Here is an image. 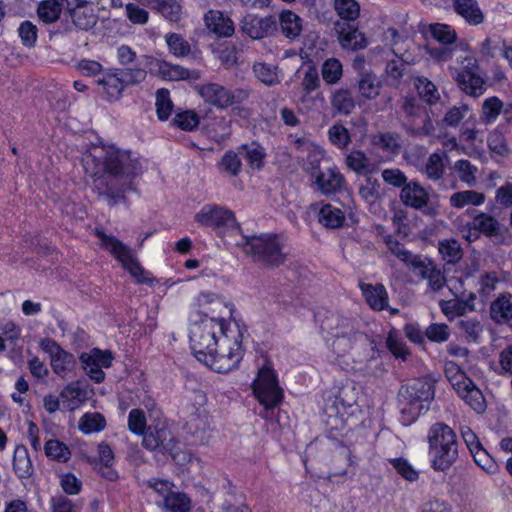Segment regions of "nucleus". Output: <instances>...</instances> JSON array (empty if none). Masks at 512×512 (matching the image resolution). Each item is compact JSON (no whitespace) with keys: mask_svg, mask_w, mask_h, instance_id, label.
Wrapping results in <instances>:
<instances>
[{"mask_svg":"<svg viewBox=\"0 0 512 512\" xmlns=\"http://www.w3.org/2000/svg\"><path fill=\"white\" fill-rule=\"evenodd\" d=\"M82 162L93 180V189L110 206L127 202L125 193L136 191L134 179L143 172L136 154L114 145L92 147Z\"/></svg>","mask_w":512,"mask_h":512,"instance_id":"f257e3e1","label":"nucleus"},{"mask_svg":"<svg viewBox=\"0 0 512 512\" xmlns=\"http://www.w3.org/2000/svg\"><path fill=\"white\" fill-rule=\"evenodd\" d=\"M431 468L447 473L459 458V441L456 432L444 422L433 423L426 435Z\"/></svg>","mask_w":512,"mask_h":512,"instance_id":"f03ea898","label":"nucleus"},{"mask_svg":"<svg viewBox=\"0 0 512 512\" xmlns=\"http://www.w3.org/2000/svg\"><path fill=\"white\" fill-rule=\"evenodd\" d=\"M320 327L322 331L330 336H346L368 342L371 354L365 366L361 369L366 375L374 377H378L383 373V363L379 359L380 351L377 349L375 341L359 330V323L357 321L329 312L321 320Z\"/></svg>","mask_w":512,"mask_h":512,"instance_id":"7ed1b4c3","label":"nucleus"},{"mask_svg":"<svg viewBox=\"0 0 512 512\" xmlns=\"http://www.w3.org/2000/svg\"><path fill=\"white\" fill-rule=\"evenodd\" d=\"M224 319L209 317L199 311L190 315L189 324V342L192 353L198 361L202 362V357L215 350L218 338L227 329Z\"/></svg>","mask_w":512,"mask_h":512,"instance_id":"20e7f679","label":"nucleus"},{"mask_svg":"<svg viewBox=\"0 0 512 512\" xmlns=\"http://www.w3.org/2000/svg\"><path fill=\"white\" fill-rule=\"evenodd\" d=\"M242 247L246 255L255 263L266 267H278L287 257L285 242L281 235L263 233L260 235L241 236V241L236 243Z\"/></svg>","mask_w":512,"mask_h":512,"instance_id":"39448f33","label":"nucleus"},{"mask_svg":"<svg viewBox=\"0 0 512 512\" xmlns=\"http://www.w3.org/2000/svg\"><path fill=\"white\" fill-rule=\"evenodd\" d=\"M435 397V384L429 378H418L402 385L398 392L401 413L409 423L430 409Z\"/></svg>","mask_w":512,"mask_h":512,"instance_id":"423d86ee","label":"nucleus"},{"mask_svg":"<svg viewBox=\"0 0 512 512\" xmlns=\"http://www.w3.org/2000/svg\"><path fill=\"white\" fill-rule=\"evenodd\" d=\"M215 350L202 357V363L218 373H227L237 367L242 359L241 333L238 329H227L217 340Z\"/></svg>","mask_w":512,"mask_h":512,"instance_id":"0eeeda50","label":"nucleus"},{"mask_svg":"<svg viewBox=\"0 0 512 512\" xmlns=\"http://www.w3.org/2000/svg\"><path fill=\"white\" fill-rule=\"evenodd\" d=\"M405 119L402 127L413 138H425L435 134V126L425 106L415 98L405 97L402 102Z\"/></svg>","mask_w":512,"mask_h":512,"instance_id":"6e6552de","label":"nucleus"},{"mask_svg":"<svg viewBox=\"0 0 512 512\" xmlns=\"http://www.w3.org/2000/svg\"><path fill=\"white\" fill-rule=\"evenodd\" d=\"M96 235L101 240L102 248L108 250L138 283L147 284L152 282L148 273L140 266L128 246L114 236L106 235L103 231L96 230Z\"/></svg>","mask_w":512,"mask_h":512,"instance_id":"1a4fd4ad","label":"nucleus"},{"mask_svg":"<svg viewBox=\"0 0 512 512\" xmlns=\"http://www.w3.org/2000/svg\"><path fill=\"white\" fill-rule=\"evenodd\" d=\"M195 220L202 226L214 228L218 234H241V228L234 213L226 207L216 204L204 205L195 215Z\"/></svg>","mask_w":512,"mask_h":512,"instance_id":"9d476101","label":"nucleus"},{"mask_svg":"<svg viewBox=\"0 0 512 512\" xmlns=\"http://www.w3.org/2000/svg\"><path fill=\"white\" fill-rule=\"evenodd\" d=\"M197 92L202 99L217 109H227L230 106L241 104L250 96L246 88L228 89L218 83H206L197 86Z\"/></svg>","mask_w":512,"mask_h":512,"instance_id":"9b49d317","label":"nucleus"},{"mask_svg":"<svg viewBox=\"0 0 512 512\" xmlns=\"http://www.w3.org/2000/svg\"><path fill=\"white\" fill-rule=\"evenodd\" d=\"M252 389L259 403L267 410L274 409L283 399V390L278 384L277 376L268 367L259 369Z\"/></svg>","mask_w":512,"mask_h":512,"instance_id":"f8f14e48","label":"nucleus"},{"mask_svg":"<svg viewBox=\"0 0 512 512\" xmlns=\"http://www.w3.org/2000/svg\"><path fill=\"white\" fill-rule=\"evenodd\" d=\"M39 347L49 355L51 368L57 376L66 378L74 372L77 365L75 356L64 350L54 339L42 338Z\"/></svg>","mask_w":512,"mask_h":512,"instance_id":"ddd939ff","label":"nucleus"},{"mask_svg":"<svg viewBox=\"0 0 512 512\" xmlns=\"http://www.w3.org/2000/svg\"><path fill=\"white\" fill-rule=\"evenodd\" d=\"M462 70L457 73L455 80L460 89L467 95L478 97L482 95L485 88L484 79L478 74V61L468 56L461 61Z\"/></svg>","mask_w":512,"mask_h":512,"instance_id":"4468645a","label":"nucleus"},{"mask_svg":"<svg viewBox=\"0 0 512 512\" xmlns=\"http://www.w3.org/2000/svg\"><path fill=\"white\" fill-rule=\"evenodd\" d=\"M142 445L150 451L173 453L176 442L171 430L165 424L149 426L143 435Z\"/></svg>","mask_w":512,"mask_h":512,"instance_id":"2eb2a0df","label":"nucleus"},{"mask_svg":"<svg viewBox=\"0 0 512 512\" xmlns=\"http://www.w3.org/2000/svg\"><path fill=\"white\" fill-rule=\"evenodd\" d=\"M79 359L87 375L96 383H101L105 378L102 367H110L113 357L108 350L102 351L98 348H93L89 353H82Z\"/></svg>","mask_w":512,"mask_h":512,"instance_id":"dca6fc26","label":"nucleus"},{"mask_svg":"<svg viewBox=\"0 0 512 512\" xmlns=\"http://www.w3.org/2000/svg\"><path fill=\"white\" fill-rule=\"evenodd\" d=\"M278 29L274 16L258 17L248 14L241 21V30L252 39H262L272 36Z\"/></svg>","mask_w":512,"mask_h":512,"instance_id":"f3484780","label":"nucleus"},{"mask_svg":"<svg viewBox=\"0 0 512 512\" xmlns=\"http://www.w3.org/2000/svg\"><path fill=\"white\" fill-rule=\"evenodd\" d=\"M335 31L337 40L343 49L355 51L364 49L368 45L365 35L355 25L337 21Z\"/></svg>","mask_w":512,"mask_h":512,"instance_id":"a211bd4d","label":"nucleus"},{"mask_svg":"<svg viewBox=\"0 0 512 512\" xmlns=\"http://www.w3.org/2000/svg\"><path fill=\"white\" fill-rule=\"evenodd\" d=\"M400 200L407 206L416 210H421L427 206L429 194L418 181H410L400 191Z\"/></svg>","mask_w":512,"mask_h":512,"instance_id":"6ab92c4d","label":"nucleus"},{"mask_svg":"<svg viewBox=\"0 0 512 512\" xmlns=\"http://www.w3.org/2000/svg\"><path fill=\"white\" fill-rule=\"evenodd\" d=\"M315 184L322 194L331 195L343 189L345 179L336 167H330L326 171H318Z\"/></svg>","mask_w":512,"mask_h":512,"instance_id":"aec40b11","label":"nucleus"},{"mask_svg":"<svg viewBox=\"0 0 512 512\" xmlns=\"http://www.w3.org/2000/svg\"><path fill=\"white\" fill-rule=\"evenodd\" d=\"M362 294L369 305L375 311H382L389 307V296L385 286L381 283H359Z\"/></svg>","mask_w":512,"mask_h":512,"instance_id":"412c9836","label":"nucleus"},{"mask_svg":"<svg viewBox=\"0 0 512 512\" xmlns=\"http://www.w3.org/2000/svg\"><path fill=\"white\" fill-rule=\"evenodd\" d=\"M206 27L218 37H230L234 33V23L221 11L210 10L204 16Z\"/></svg>","mask_w":512,"mask_h":512,"instance_id":"4be33fe9","label":"nucleus"},{"mask_svg":"<svg viewBox=\"0 0 512 512\" xmlns=\"http://www.w3.org/2000/svg\"><path fill=\"white\" fill-rule=\"evenodd\" d=\"M491 318L499 324H506L512 329V295L500 294L490 305Z\"/></svg>","mask_w":512,"mask_h":512,"instance_id":"5701e85b","label":"nucleus"},{"mask_svg":"<svg viewBox=\"0 0 512 512\" xmlns=\"http://www.w3.org/2000/svg\"><path fill=\"white\" fill-rule=\"evenodd\" d=\"M332 110L342 116H349L356 107V100L348 88L335 89L330 95Z\"/></svg>","mask_w":512,"mask_h":512,"instance_id":"b1692460","label":"nucleus"},{"mask_svg":"<svg viewBox=\"0 0 512 512\" xmlns=\"http://www.w3.org/2000/svg\"><path fill=\"white\" fill-rule=\"evenodd\" d=\"M467 227L478 230L479 234L488 238H498L502 235L500 222L494 216L484 212L476 214Z\"/></svg>","mask_w":512,"mask_h":512,"instance_id":"393cba45","label":"nucleus"},{"mask_svg":"<svg viewBox=\"0 0 512 512\" xmlns=\"http://www.w3.org/2000/svg\"><path fill=\"white\" fill-rule=\"evenodd\" d=\"M456 392L476 413L481 414L486 410L487 405L485 397L473 380L467 381L466 384Z\"/></svg>","mask_w":512,"mask_h":512,"instance_id":"a878e982","label":"nucleus"},{"mask_svg":"<svg viewBox=\"0 0 512 512\" xmlns=\"http://www.w3.org/2000/svg\"><path fill=\"white\" fill-rule=\"evenodd\" d=\"M384 242L388 250L411 270L416 271L417 267L421 266V256L413 255L392 235H386Z\"/></svg>","mask_w":512,"mask_h":512,"instance_id":"bb28decb","label":"nucleus"},{"mask_svg":"<svg viewBox=\"0 0 512 512\" xmlns=\"http://www.w3.org/2000/svg\"><path fill=\"white\" fill-rule=\"evenodd\" d=\"M122 74L120 70L115 73H107L96 80L98 86L102 89V92L106 95L109 101L116 100L119 98L121 92L126 87L124 84Z\"/></svg>","mask_w":512,"mask_h":512,"instance_id":"cd10ccee","label":"nucleus"},{"mask_svg":"<svg viewBox=\"0 0 512 512\" xmlns=\"http://www.w3.org/2000/svg\"><path fill=\"white\" fill-rule=\"evenodd\" d=\"M455 12L470 25H479L484 21V15L476 0H451Z\"/></svg>","mask_w":512,"mask_h":512,"instance_id":"c85d7f7f","label":"nucleus"},{"mask_svg":"<svg viewBox=\"0 0 512 512\" xmlns=\"http://www.w3.org/2000/svg\"><path fill=\"white\" fill-rule=\"evenodd\" d=\"M359 94L368 100L375 99L381 89V81L372 71H361L356 83Z\"/></svg>","mask_w":512,"mask_h":512,"instance_id":"c756f323","label":"nucleus"},{"mask_svg":"<svg viewBox=\"0 0 512 512\" xmlns=\"http://www.w3.org/2000/svg\"><path fill=\"white\" fill-rule=\"evenodd\" d=\"M371 143L373 146L392 156L399 155L402 148L400 135L390 131L379 132L372 135Z\"/></svg>","mask_w":512,"mask_h":512,"instance_id":"7c9ffc66","label":"nucleus"},{"mask_svg":"<svg viewBox=\"0 0 512 512\" xmlns=\"http://www.w3.org/2000/svg\"><path fill=\"white\" fill-rule=\"evenodd\" d=\"M356 394L353 387H342L333 402V408L336 410L337 415L344 417L345 415H352L357 410Z\"/></svg>","mask_w":512,"mask_h":512,"instance_id":"2f4dec72","label":"nucleus"},{"mask_svg":"<svg viewBox=\"0 0 512 512\" xmlns=\"http://www.w3.org/2000/svg\"><path fill=\"white\" fill-rule=\"evenodd\" d=\"M252 70L255 77L268 87L276 86L282 80L283 74L278 65L255 62Z\"/></svg>","mask_w":512,"mask_h":512,"instance_id":"473e14b6","label":"nucleus"},{"mask_svg":"<svg viewBox=\"0 0 512 512\" xmlns=\"http://www.w3.org/2000/svg\"><path fill=\"white\" fill-rule=\"evenodd\" d=\"M13 470L20 480L29 479L34 474L32 461L24 445H18L14 450Z\"/></svg>","mask_w":512,"mask_h":512,"instance_id":"72a5a7b5","label":"nucleus"},{"mask_svg":"<svg viewBox=\"0 0 512 512\" xmlns=\"http://www.w3.org/2000/svg\"><path fill=\"white\" fill-rule=\"evenodd\" d=\"M295 76L301 78L300 85L303 92L308 95L320 87V78L316 66L309 62L303 64L295 73Z\"/></svg>","mask_w":512,"mask_h":512,"instance_id":"f704fd0d","label":"nucleus"},{"mask_svg":"<svg viewBox=\"0 0 512 512\" xmlns=\"http://www.w3.org/2000/svg\"><path fill=\"white\" fill-rule=\"evenodd\" d=\"M485 199L484 193L469 189L451 194L449 204L455 209H462L466 206H481Z\"/></svg>","mask_w":512,"mask_h":512,"instance_id":"c9c22d12","label":"nucleus"},{"mask_svg":"<svg viewBox=\"0 0 512 512\" xmlns=\"http://www.w3.org/2000/svg\"><path fill=\"white\" fill-rule=\"evenodd\" d=\"M345 221L344 212L331 204H324L318 212V222L327 229L342 227Z\"/></svg>","mask_w":512,"mask_h":512,"instance_id":"e433bc0d","label":"nucleus"},{"mask_svg":"<svg viewBox=\"0 0 512 512\" xmlns=\"http://www.w3.org/2000/svg\"><path fill=\"white\" fill-rule=\"evenodd\" d=\"M241 158H244L252 169H260L264 164L265 149L257 142L243 144L239 148Z\"/></svg>","mask_w":512,"mask_h":512,"instance_id":"4c0bfd02","label":"nucleus"},{"mask_svg":"<svg viewBox=\"0 0 512 512\" xmlns=\"http://www.w3.org/2000/svg\"><path fill=\"white\" fill-rule=\"evenodd\" d=\"M282 34L289 39H295L302 31L301 18L292 11H283L279 17Z\"/></svg>","mask_w":512,"mask_h":512,"instance_id":"58836bf2","label":"nucleus"},{"mask_svg":"<svg viewBox=\"0 0 512 512\" xmlns=\"http://www.w3.org/2000/svg\"><path fill=\"white\" fill-rule=\"evenodd\" d=\"M453 171L458 179L472 188L477 184V174L479 169L467 159H459L454 163Z\"/></svg>","mask_w":512,"mask_h":512,"instance_id":"ea45409f","label":"nucleus"},{"mask_svg":"<svg viewBox=\"0 0 512 512\" xmlns=\"http://www.w3.org/2000/svg\"><path fill=\"white\" fill-rule=\"evenodd\" d=\"M157 72L165 80L178 81L191 78L192 72L180 65L167 61H157Z\"/></svg>","mask_w":512,"mask_h":512,"instance_id":"a19ab883","label":"nucleus"},{"mask_svg":"<svg viewBox=\"0 0 512 512\" xmlns=\"http://www.w3.org/2000/svg\"><path fill=\"white\" fill-rule=\"evenodd\" d=\"M241 159L239 150L237 152L229 150L224 153L221 160L218 162V169L221 173L235 177L239 175L242 170Z\"/></svg>","mask_w":512,"mask_h":512,"instance_id":"79ce46f5","label":"nucleus"},{"mask_svg":"<svg viewBox=\"0 0 512 512\" xmlns=\"http://www.w3.org/2000/svg\"><path fill=\"white\" fill-rule=\"evenodd\" d=\"M62 4L58 0H43L37 8V15L41 21L50 24L56 22L61 15Z\"/></svg>","mask_w":512,"mask_h":512,"instance_id":"37998d69","label":"nucleus"},{"mask_svg":"<svg viewBox=\"0 0 512 512\" xmlns=\"http://www.w3.org/2000/svg\"><path fill=\"white\" fill-rule=\"evenodd\" d=\"M165 42L169 52L175 57H187L191 54V45L179 33H167L165 35Z\"/></svg>","mask_w":512,"mask_h":512,"instance_id":"c03bdc74","label":"nucleus"},{"mask_svg":"<svg viewBox=\"0 0 512 512\" xmlns=\"http://www.w3.org/2000/svg\"><path fill=\"white\" fill-rule=\"evenodd\" d=\"M422 276V278L428 280V284L431 289L438 291L445 284V278L435 267H433L431 262L426 263L423 259H421V266L417 267L415 271Z\"/></svg>","mask_w":512,"mask_h":512,"instance_id":"a18cd8bd","label":"nucleus"},{"mask_svg":"<svg viewBox=\"0 0 512 512\" xmlns=\"http://www.w3.org/2000/svg\"><path fill=\"white\" fill-rule=\"evenodd\" d=\"M326 341L337 356H344L357 344L368 345V342H364L362 339L346 336H330Z\"/></svg>","mask_w":512,"mask_h":512,"instance_id":"49530a36","label":"nucleus"},{"mask_svg":"<svg viewBox=\"0 0 512 512\" xmlns=\"http://www.w3.org/2000/svg\"><path fill=\"white\" fill-rule=\"evenodd\" d=\"M321 75L327 85L337 84L343 75L342 63L333 57L326 59L322 64Z\"/></svg>","mask_w":512,"mask_h":512,"instance_id":"de8ad7c7","label":"nucleus"},{"mask_svg":"<svg viewBox=\"0 0 512 512\" xmlns=\"http://www.w3.org/2000/svg\"><path fill=\"white\" fill-rule=\"evenodd\" d=\"M45 455L54 461L65 463L71 457V451L68 446L56 439L48 440L44 445Z\"/></svg>","mask_w":512,"mask_h":512,"instance_id":"09e8293b","label":"nucleus"},{"mask_svg":"<svg viewBox=\"0 0 512 512\" xmlns=\"http://www.w3.org/2000/svg\"><path fill=\"white\" fill-rule=\"evenodd\" d=\"M503 109V102L496 96L489 97L482 104L480 121L483 124H491L496 121Z\"/></svg>","mask_w":512,"mask_h":512,"instance_id":"8fccbe9b","label":"nucleus"},{"mask_svg":"<svg viewBox=\"0 0 512 512\" xmlns=\"http://www.w3.org/2000/svg\"><path fill=\"white\" fill-rule=\"evenodd\" d=\"M333 6L344 21H355L360 15V5L356 0H334Z\"/></svg>","mask_w":512,"mask_h":512,"instance_id":"3c124183","label":"nucleus"},{"mask_svg":"<svg viewBox=\"0 0 512 512\" xmlns=\"http://www.w3.org/2000/svg\"><path fill=\"white\" fill-rule=\"evenodd\" d=\"M164 507L169 512H189L191 501L186 494L172 491L165 495Z\"/></svg>","mask_w":512,"mask_h":512,"instance_id":"603ef678","label":"nucleus"},{"mask_svg":"<svg viewBox=\"0 0 512 512\" xmlns=\"http://www.w3.org/2000/svg\"><path fill=\"white\" fill-rule=\"evenodd\" d=\"M414 85L420 97L424 99L427 103L433 104L439 100L440 94L438 92V89L436 85L433 82H431L428 78L424 76L417 77L415 79Z\"/></svg>","mask_w":512,"mask_h":512,"instance_id":"864d4df0","label":"nucleus"},{"mask_svg":"<svg viewBox=\"0 0 512 512\" xmlns=\"http://www.w3.org/2000/svg\"><path fill=\"white\" fill-rule=\"evenodd\" d=\"M445 171L443 155L432 153L425 164L424 173L428 179L436 182L443 178Z\"/></svg>","mask_w":512,"mask_h":512,"instance_id":"5fc2aeb1","label":"nucleus"},{"mask_svg":"<svg viewBox=\"0 0 512 512\" xmlns=\"http://www.w3.org/2000/svg\"><path fill=\"white\" fill-rule=\"evenodd\" d=\"M444 372L446 378L455 389V391H458L460 388H462V386L465 385L467 381L472 380L462 371L460 366L453 361H447L445 363Z\"/></svg>","mask_w":512,"mask_h":512,"instance_id":"6e6d98bb","label":"nucleus"},{"mask_svg":"<svg viewBox=\"0 0 512 512\" xmlns=\"http://www.w3.org/2000/svg\"><path fill=\"white\" fill-rule=\"evenodd\" d=\"M349 169L357 174H366L370 172V162L364 152L359 150L351 151L345 159Z\"/></svg>","mask_w":512,"mask_h":512,"instance_id":"4d7b16f0","label":"nucleus"},{"mask_svg":"<svg viewBox=\"0 0 512 512\" xmlns=\"http://www.w3.org/2000/svg\"><path fill=\"white\" fill-rule=\"evenodd\" d=\"M439 252L448 263H457L463 255L462 248L455 239L440 241Z\"/></svg>","mask_w":512,"mask_h":512,"instance_id":"13d9d810","label":"nucleus"},{"mask_svg":"<svg viewBox=\"0 0 512 512\" xmlns=\"http://www.w3.org/2000/svg\"><path fill=\"white\" fill-rule=\"evenodd\" d=\"M105 418L99 413H86L79 422V429L84 434L99 432L105 428Z\"/></svg>","mask_w":512,"mask_h":512,"instance_id":"bf43d9fd","label":"nucleus"},{"mask_svg":"<svg viewBox=\"0 0 512 512\" xmlns=\"http://www.w3.org/2000/svg\"><path fill=\"white\" fill-rule=\"evenodd\" d=\"M70 15L75 26L82 30H88L92 28L97 21V18L92 9L88 8L86 4L81 6L79 9H76Z\"/></svg>","mask_w":512,"mask_h":512,"instance_id":"052dcab7","label":"nucleus"},{"mask_svg":"<svg viewBox=\"0 0 512 512\" xmlns=\"http://www.w3.org/2000/svg\"><path fill=\"white\" fill-rule=\"evenodd\" d=\"M429 31L434 39L444 45H450L457 39L455 30L447 24L434 23L429 26Z\"/></svg>","mask_w":512,"mask_h":512,"instance_id":"680f3d73","label":"nucleus"},{"mask_svg":"<svg viewBox=\"0 0 512 512\" xmlns=\"http://www.w3.org/2000/svg\"><path fill=\"white\" fill-rule=\"evenodd\" d=\"M388 461L403 479L409 482H415L419 479V472L414 469L406 458L397 457L391 458Z\"/></svg>","mask_w":512,"mask_h":512,"instance_id":"e2e57ef3","label":"nucleus"},{"mask_svg":"<svg viewBox=\"0 0 512 512\" xmlns=\"http://www.w3.org/2000/svg\"><path fill=\"white\" fill-rule=\"evenodd\" d=\"M155 105L158 118L162 121L167 120L173 109L169 90L164 88L157 90Z\"/></svg>","mask_w":512,"mask_h":512,"instance_id":"0e129e2a","label":"nucleus"},{"mask_svg":"<svg viewBox=\"0 0 512 512\" xmlns=\"http://www.w3.org/2000/svg\"><path fill=\"white\" fill-rule=\"evenodd\" d=\"M86 390L81 387L79 381L71 382L60 393V398L65 402H69V406L76 404L85 398Z\"/></svg>","mask_w":512,"mask_h":512,"instance_id":"69168bd1","label":"nucleus"},{"mask_svg":"<svg viewBox=\"0 0 512 512\" xmlns=\"http://www.w3.org/2000/svg\"><path fill=\"white\" fill-rule=\"evenodd\" d=\"M146 416L141 409H132L128 415V429L137 435H144L146 432Z\"/></svg>","mask_w":512,"mask_h":512,"instance_id":"338daca9","label":"nucleus"},{"mask_svg":"<svg viewBox=\"0 0 512 512\" xmlns=\"http://www.w3.org/2000/svg\"><path fill=\"white\" fill-rule=\"evenodd\" d=\"M329 139L338 148H345L350 143L349 131L341 124H335L328 130Z\"/></svg>","mask_w":512,"mask_h":512,"instance_id":"774afa93","label":"nucleus"}]
</instances>
